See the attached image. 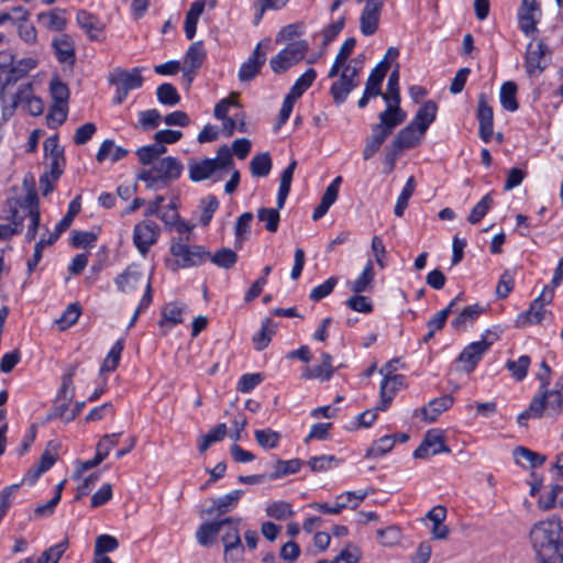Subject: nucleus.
Segmentation results:
<instances>
[{"label":"nucleus","mask_w":563,"mask_h":563,"mask_svg":"<svg viewBox=\"0 0 563 563\" xmlns=\"http://www.w3.org/2000/svg\"><path fill=\"white\" fill-rule=\"evenodd\" d=\"M271 46V40L266 38L260 42L249 58L241 65L239 79L241 81L252 80L261 70L266 62V51Z\"/></svg>","instance_id":"11"},{"label":"nucleus","mask_w":563,"mask_h":563,"mask_svg":"<svg viewBox=\"0 0 563 563\" xmlns=\"http://www.w3.org/2000/svg\"><path fill=\"white\" fill-rule=\"evenodd\" d=\"M255 440L263 449H275L278 446L280 441V434L269 428L263 430H255Z\"/></svg>","instance_id":"58"},{"label":"nucleus","mask_w":563,"mask_h":563,"mask_svg":"<svg viewBox=\"0 0 563 563\" xmlns=\"http://www.w3.org/2000/svg\"><path fill=\"white\" fill-rule=\"evenodd\" d=\"M499 98L501 107L505 110L509 112L518 110L517 85L514 81H506L501 85Z\"/></svg>","instance_id":"44"},{"label":"nucleus","mask_w":563,"mask_h":563,"mask_svg":"<svg viewBox=\"0 0 563 563\" xmlns=\"http://www.w3.org/2000/svg\"><path fill=\"white\" fill-rule=\"evenodd\" d=\"M150 280L144 279V276L136 265L129 266L122 274L115 278V285L122 292H133L140 285L145 284Z\"/></svg>","instance_id":"22"},{"label":"nucleus","mask_w":563,"mask_h":563,"mask_svg":"<svg viewBox=\"0 0 563 563\" xmlns=\"http://www.w3.org/2000/svg\"><path fill=\"white\" fill-rule=\"evenodd\" d=\"M37 19L44 27L51 31L62 32L67 26L65 11L60 9H53L47 12H42L37 15Z\"/></svg>","instance_id":"33"},{"label":"nucleus","mask_w":563,"mask_h":563,"mask_svg":"<svg viewBox=\"0 0 563 563\" xmlns=\"http://www.w3.org/2000/svg\"><path fill=\"white\" fill-rule=\"evenodd\" d=\"M68 547L67 540H64L54 547L45 550L40 558L37 563H57Z\"/></svg>","instance_id":"64"},{"label":"nucleus","mask_w":563,"mask_h":563,"mask_svg":"<svg viewBox=\"0 0 563 563\" xmlns=\"http://www.w3.org/2000/svg\"><path fill=\"white\" fill-rule=\"evenodd\" d=\"M437 111V103L432 100H428L419 108L410 123L418 128L420 133H426L428 128L435 120Z\"/></svg>","instance_id":"28"},{"label":"nucleus","mask_w":563,"mask_h":563,"mask_svg":"<svg viewBox=\"0 0 563 563\" xmlns=\"http://www.w3.org/2000/svg\"><path fill=\"white\" fill-rule=\"evenodd\" d=\"M450 449L445 445L440 430H429L421 444L415 450V459H428L439 453H449Z\"/></svg>","instance_id":"16"},{"label":"nucleus","mask_w":563,"mask_h":563,"mask_svg":"<svg viewBox=\"0 0 563 563\" xmlns=\"http://www.w3.org/2000/svg\"><path fill=\"white\" fill-rule=\"evenodd\" d=\"M398 117L388 118V113H379V122L372 126L371 135L366 139L365 146L363 148V158L365 161L371 159L380 148L383 143L393 133L395 128L402 123V114L400 112L395 113Z\"/></svg>","instance_id":"5"},{"label":"nucleus","mask_w":563,"mask_h":563,"mask_svg":"<svg viewBox=\"0 0 563 563\" xmlns=\"http://www.w3.org/2000/svg\"><path fill=\"white\" fill-rule=\"evenodd\" d=\"M308 49L309 44L307 41H294L271 58L269 66L275 74H284L303 59Z\"/></svg>","instance_id":"8"},{"label":"nucleus","mask_w":563,"mask_h":563,"mask_svg":"<svg viewBox=\"0 0 563 563\" xmlns=\"http://www.w3.org/2000/svg\"><path fill=\"white\" fill-rule=\"evenodd\" d=\"M10 223L0 224V240H8L23 230V221H27L25 239L32 241L40 225V210L35 197H25L23 201L9 200L8 216Z\"/></svg>","instance_id":"2"},{"label":"nucleus","mask_w":563,"mask_h":563,"mask_svg":"<svg viewBox=\"0 0 563 563\" xmlns=\"http://www.w3.org/2000/svg\"><path fill=\"white\" fill-rule=\"evenodd\" d=\"M383 5L379 3H365L360 16V30L363 35H373L378 29L379 16Z\"/></svg>","instance_id":"23"},{"label":"nucleus","mask_w":563,"mask_h":563,"mask_svg":"<svg viewBox=\"0 0 563 563\" xmlns=\"http://www.w3.org/2000/svg\"><path fill=\"white\" fill-rule=\"evenodd\" d=\"M332 356L329 353L321 354V364L306 367L302 373V378L312 379L318 378L320 380H329L333 375Z\"/></svg>","instance_id":"30"},{"label":"nucleus","mask_w":563,"mask_h":563,"mask_svg":"<svg viewBox=\"0 0 563 563\" xmlns=\"http://www.w3.org/2000/svg\"><path fill=\"white\" fill-rule=\"evenodd\" d=\"M143 69L144 68L142 67H134L131 70L115 68L111 74L109 81L112 85H120L129 91L139 89L142 87L144 81L142 77Z\"/></svg>","instance_id":"19"},{"label":"nucleus","mask_w":563,"mask_h":563,"mask_svg":"<svg viewBox=\"0 0 563 563\" xmlns=\"http://www.w3.org/2000/svg\"><path fill=\"white\" fill-rule=\"evenodd\" d=\"M185 306L178 302H169L162 309V319L158 321V325L164 328H173L183 322L181 313Z\"/></svg>","instance_id":"39"},{"label":"nucleus","mask_w":563,"mask_h":563,"mask_svg":"<svg viewBox=\"0 0 563 563\" xmlns=\"http://www.w3.org/2000/svg\"><path fill=\"white\" fill-rule=\"evenodd\" d=\"M244 490L235 489L232 490L221 497L212 499V506L208 509L209 515L217 514L219 516L224 515L232 509H234L241 497L243 496Z\"/></svg>","instance_id":"27"},{"label":"nucleus","mask_w":563,"mask_h":563,"mask_svg":"<svg viewBox=\"0 0 563 563\" xmlns=\"http://www.w3.org/2000/svg\"><path fill=\"white\" fill-rule=\"evenodd\" d=\"M341 183L342 177L336 176L331 181V184L325 188V191L321 197L320 203L313 210L312 219L314 221L321 219L328 212L330 207L336 201Z\"/></svg>","instance_id":"26"},{"label":"nucleus","mask_w":563,"mask_h":563,"mask_svg":"<svg viewBox=\"0 0 563 563\" xmlns=\"http://www.w3.org/2000/svg\"><path fill=\"white\" fill-rule=\"evenodd\" d=\"M76 23L89 41L102 42L104 40L106 23L93 13L79 10L76 14Z\"/></svg>","instance_id":"12"},{"label":"nucleus","mask_w":563,"mask_h":563,"mask_svg":"<svg viewBox=\"0 0 563 563\" xmlns=\"http://www.w3.org/2000/svg\"><path fill=\"white\" fill-rule=\"evenodd\" d=\"M250 169L254 177H266L272 169V159L268 153L255 155L250 162Z\"/></svg>","instance_id":"51"},{"label":"nucleus","mask_w":563,"mask_h":563,"mask_svg":"<svg viewBox=\"0 0 563 563\" xmlns=\"http://www.w3.org/2000/svg\"><path fill=\"white\" fill-rule=\"evenodd\" d=\"M55 56L59 63L74 65L76 60V51L74 40L65 33L55 37L52 42Z\"/></svg>","instance_id":"21"},{"label":"nucleus","mask_w":563,"mask_h":563,"mask_svg":"<svg viewBox=\"0 0 563 563\" xmlns=\"http://www.w3.org/2000/svg\"><path fill=\"white\" fill-rule=\"evenodd\" d=\"M563 393L560 389H551L549 386L540 387L528 409L518 416V423L526 424L529 418H541L543 415L556 417L562 412Z\"/></svg>","instance_id":"4"},{"label":"nucleus","mask_w":563,"mask_h":563,"mask_svg":"<svg viewBox=\"0 0 563 563\" xmlns=\"http://www.w3.org/2000/svg\"><path fill=\"white\" fill-rule=\"evenodd\" d=\"M483 312V308L478 305H472L464 308L460 314L452 321V327L456 330H465L467 323L476 320L481 313Z\"/></svg>","instance_id":"47"},{"label":"nucleus","mask_w":563,"mask_h":563,"mask_svg":"<svg viewBox=\"0 0 563 563\" xmlns=\"http://www.w3.org/2000/svg\"><path fill=\"white\" fill-rule=\"evenodd\" d=\"M415 188H416L415 178H413V176H410L407 179L400 195L397 198V201H396V205L394 208V213L396 217L404 216V212H405L406 208L408 207L409 199L412 196Z\"/></svg>","instance_id":"50"},{"label":"nucleus","mask_w":563,"mask_h":563,"mask_svg":"<svg viewBox=\"0 0 563 563\" xmlns=\"http://www.w3.org/2000/svg\"><path fill=\"white\" fill-rule=\"evenodd\" d=\"M477 119L479 136L485 143H488L493 136L494 112L484 93L478 97Z\"/></svg>","instance_id":"20"},{"label":"nucleus","mask_w":563,"mask_h":563,"mask_svg":"<svg viewBox=\"0 0 563 563\" xmlns=\"http://www.w3.org/2000/svg\"><path fill=\"white\" fill-rule=\"evenodd\" d=\"M208 262L213 263L220 268L230 269L238 262V254L228 247L217 251L214 254L209 252Z\"/></svg>","instance_id":"45"},{"label":"nucleus","mask_w":563,"mask_h":563,"mask_svg":"<svg viewBox=\"0 0 563 563\" xmlns=\"http://www.w3.org/2000/svg\"><path fill=\"white\" fill-rule=\"evenodd\" d=\"M383 99L386 101V109L382 111L380 113H388V118H394L393 115L397 117L395 113L398 111L400 112L402 117V123L407 119V113L404 111L399 103H400V91H399V71L398 69H395L388 77L387 81V91L385 93L380 95Z\"/></svg>","instance_id":"15"},{"label":"nucleus","mask_w":563,"mask_h":563,"mask_svg":"<svg viewBox=\"0 0 563 563\" xmlns=\"http://www.w3.org/2000/svg\"><path fill=\"white\" fill-rule=\"evenodd\" d=\"M239 525L240 521L238 523H225V526H229V530L222 537L224 552H236V559H241L243 554V547L240 538Z\"/></svg>","instance_id":"34"},{"label":"nucleus","mask_w":563,"mask_h":563,"mask_svg":"<svg viewBox=\"0 0 563 563\" xmlns=\"http://www.w3.org/2000/svg\"><path fill=\"white\" fill-rule=\"evenodd\" d=\"M122 350H123V342L121 340H119L112 345L111 350L109 351L108 355L106 356V358L100 367L101 374L104 372H112L118 367L120 358H121Z\"/></svg>","instance_id":"60"},{"label":"nucleus","mask_w":563,"mask_h":563,"mask_svg":"<svg viewBox=\"0 0 563 563\" xmlns=\"http://www.w3.org/2000/svg\"><path fill=\"white\" fill-rule=\"evenodd\" d=\"M217 161L211 158L201 162L189 163V176L192 181H201L209 178L217 169Z\"/></svg>","instance_id":"37"},{"label":"nucleus","mask_w":563,"mask_h":563,"mask_svg":"<svg viewBox=\"0 0 563 563\" xmlns=\"http://www.w3.org/2000/svg\"><path fill=\"white\" fill-rule=\"evenodd\" d=\"M485 352V344L472 342L462 351V353L459 356V362L464 364V368L467 372H472Z\"/></svg>","instance_id":"32"},{"label":"nucleus","mask_w":563,"mask_h":563,"mask_svg":"<svg viewBox=\"0 0 563 563\" xmlns=\"http://www.w3.org/2000/svg\"><path fill=\"white\" fill-rule=\"evenodd\" d=\"M156 96L162 104L168 107L176 106L180 101V96L172 84H162L158 86Z\"/></svg>","instance_id":"57"},{"label":"nucleus","mask_w":563,"mask_h":563,"mask_svg":"<svg viewBox=\"0 0 563 563\" xmlns=\"http://www.w3.org/2000/svg\"><path fill=\"white\" fill-rule=\"evenodd\" d=\"M374 278V266L373 263L368 261L361 275L355 280L349 283V289L355 294L368 291L373 287Z\"/></svg>","instance_id":"38"},{"label":"nucleus","mask_w":563,"mask_h":563,"mask_svg":"<svg viewBox=\"0 0 563 563\" xmlns=\"http://www.w3.org/2000/svg\"><path fill=\"white\" fill-rule=\"evenodd\" d=\"M405 376L397 374L393 376H385L380 383V405L377 407L379 410H386L394 399L396 393L404 386Z\"/></svg>","instance_id":"24"},{"label":"nucleus","mask_w":563,"mask_h":563,"mask_svg":"<svg viewBox=\"0 0 563 563\" xmlns=\"http://www.w3.org/2000/svg\"><path fill=\"white\" fill-rule=\"evenodd\" d=\"M227 431L228 428L225 423L217 424L207 434L201 437V441L199 443V451L203 453L210 448L211 444L223 440L227 434Z\"/></svg>","instance_id":"54"},{"label":"nucleus","mask_w":563,"mask_h":563,"mask_svg":"<svg viewBox=\"0 0 563 563\" xmlns=\"http://www.w3.org/2000/svg\"><path fill=\"white\" fill-rule=\"evenodd\" d=\"M555 468L554 485L547 495L541 496L539 499V504L543 509H550L554 505L563 508V454L558 456Z\"/></svg>","instance_id":"17"},{"label":"nucleus","mask_w":563,"mask_h":563,"mask_svg":"<svg viewBox=\"0 0 563 563\" xmlns=\"http://www.w3.org/2000/svg\"><path fill=\"white\" fill-rule=\"evenodd\" d=\"M276 331V324L271 319H265L261 330L253 336V343L257 351L264 350L271 342Z\"/></svg>","instance_id":"48"},{"label":"nucleus","mask_w":563,"mask_h":563,"mask_svg":"<svg viewBox=\"0 0 563 563\" xmlns=\"http://www.w3.org/2000/svg\"><path fill=\"white\" fill-rule=\"evenodd\" d=\"M206 7L205 0H197L191 3L185 19V34L188 40H192L196 34L197 23Z\"/></svg>","instance_id":"40"},{"label":"nucleus","mask_w":563,"mask_h":563,"mask_svg":"<svg viewBox=\"0 0 563 563\" xmlns=\"http://www.w3.org/2000/svg\"><path fill=\"white\" fill-rule=\"evenodd\" d=\"M362 69V62L356 58L351 59L349 64L342 69L339 78L331 85L330 93L335 104H342L349 95L360 84V71Z\"/></svg>","instance_id":"7"},{"label":"nucleus","mask_w":563,"mask_h":563,"mask_svg":"<svg viewBox=\"0 0 563 563\" xmlns=\"http://www.w3.org/2000/svg\"><path fill=\"white\" fill-rule=\"evenodd\" d=\"M389 64L383 60L371 71L369 77L365 84V89L368 90V92L376 96L382 95L380 85L386 76Z\"/></svg>","instance_id":"43"},{"label":"nucleus","mask_w":563,"mask_h":563,"mask_svg":"<svg viewBox=\"0 0 563 563\" xmlns=\"http://www.w3.org/2000/svg\"><path fill=\"white\" fill-rule=\"evenodd\" d=\"M128 155V150L118 146L111 140H106L99 147L97 153V161L99 163L104 162L106 159H111L112 162H118Z\"/></svg>","instance_id":"42"},{"label":"nucleus","mask_w":563,"mask_h":563,"mask_svg":"<svg viewBox=\"0 0 563 563\" xmlns=\"http://www.w3.org/2000/svg\"><path fill=\"white\" fill-rule=\"evenodd\" d=\"M207 57L202 41L192 43L186 52L184 67L189 70H198Z\"/></svg>","instance_id":"35"},{"label":"nucleus","mask_w":563,"mask_h":563,"mask_svg":"<svg viewBox=\"0 0 563 563\" xmlns=\"http://www.w3.org/2000/svg\"><path fill=\"white\" fill-rule=\"evenodd\" d=\"M167 151L166 146L163 144H157L156 142L151 145L142 146L136 151V155L139 161L143 165L154 164L155 159L157 161L158 156L163 155Z\"/></svg>","instance_id":"52"},{"label":"nucleus","mask_w":563,"mask_h":563,"mask_svg":"<svg viewBox=\"0 0 563 563\" xmlns=\"http://www.w3.org/2000/svg\"><path fill=\"white\" fill-rule=\"evenodd\" d=\"M541 18V8L539 0H521L518 9L519 29L526 34L531 35L537 31V24Z\"/></svg>","instance_id":"13"},{"label":"nucleus","mask_w":563,"mask_h":563,"mask_svg":"<svg viewBox=\"0 0 563 563\" xmlns=\"http://www.w3.org/2000/svg\"><path fill=\"white\" fill-rule=\"evenodd\" d=\"M184 169L181 162L173 156L155 161L151 169L144 170L139 178L147 183L148 188L155 187L158 183H167L179 178Z\"/></svg>","instance_id":"6"},{"label":"nucleus","mask_w":563,"mask_h":563,"mask_svg":"<svg viewBox=\"0 0 563 563\" xmlns=\"http://www.w3.org/2000/svg\"><path fill=\"white\" fill-rule=\"evenodd\" d=\"M316 77V70L313 68H309L295 81L287 96L294 100L299 99L303 92L312 85Z\"/></svg>","instance_id":"46"},{"label":"nucleus","mask_w":563,"mask_h":563,"mask_svg":"<svg viewBox=\"0 0 563 563\" xmlns=\"http://www.w3.org/2000/svg\"><path fill=\"white\" fill-rule=\"evenodd\" d=\"M453 405V398L449 395L429 401V404L421 409L423 418L433 422L446 409Z\"/></svg>","instance_id":"36"},{"label":"nucleus","mask_w":563,"mask_h":563,"mask_svg":"<svg viewBox=\"0 0 563 563\" xmlns=\"http://www.w3.org/2000/svg\"><path fill=\"white\" fill-rule=\"evenodd\" d=\"M76 373V366H69L67 372L62 377V385L58 391V400L60 401L59 410L60 415L64 413L74 398L75 386L73 378Z\"/></svg>","instance_id":"29"},{"label":"nucleus","mask_w":563,"mask_h":563,"mask_svg":"<svg viewBox=\"0 0 563 563\" xmlns=\"http://www.w3.org/2000/svg\"><path fill=\"white\" fill-rule=\"evenodd\" d=\"M494 200L490 194L485 195L471 210L467 220L472 224L478 223L490 210Z\"/></svg>","instance_id":"56"},{"label":"nucleus","mask_w":563,"mask_h":563,"mask_svg":"<svg viewBox=\"0 0 563 563\" xmlns=\"http://www.w3.org/2000/svg\"><path fill=\"white\" fill-rule=\"evenodd\" d=\"M553 296L554 288L552 286L544 287L541 295L531 302L529 309L518 316L516 325L518 328H525L529 324L540 323L547 313L544 307L552 301Z\"/></svg>","instance_id":"9"},{"label":"nucleus","mask_w":563,"mask_h":563,"mask_svg":"<svg viewBox=\"0 0 563 563\" xmlns=\"http://www.w3.org/2000/svg\"><path fill=\"white\" fill-rule=\"evenodd\" d=\"M515 459L517 463L525 465L527 462L532 467L542 465L545 461V456L522 446L515 450Z\"/></svg>","instance_id":"62"},{"label":"nucleus","mask_w":563,"mask_h":563,"mask_svg":"<svg viewBox=\"0 0 563 563\" xmlns=\"http://www.w3.org/2000/svg\"><path fill=\"white\" fill-rule=\"evenodd\" d=\"M280 208H261L257 211V218L265 223V228L269 232H276L280 220Z\"/></svg>","instance_id":"59"},{"label":"nucleus","mask_w":563,"mask_h":563,"mask_svg":"<svg viewBox=\"0 0 563 563\" xmlns=\"http://www.w3.org/2000/svg\"><path fill=\"white\" fill-rule=\"evenodd\" d=\"M424 133H420V130L413 124L409 123L407 126L401 129L396 137L393 140L398 148L409 150L417 146Z\"/></svg>","instance_id":"31"},{"label":"nucleus","mask_w":563,"mask_h":563,"mask_svg":"<svg viewBox=\"0 0 563 563\" xmlns=\"http://www.w3.org/2000/svg\"><path fill=\"white\" fill-rule=\"evenodd\" d=\"M159 233V227L153 220H143L135 224L133 229V243L143 256L157 242Z\"/></svg>","instance_id":"10"},{"label":"nucleus","mask_w":563,"mask_h":563,"mask_svg":"<svg viewBox=\"0 0 563 563\" xmlns=\"http://www.w3.org/2000/svg\"><path fill=\"white\" fill-rule=\"evenodd\" d=\"M169 252L173 258L166 261V266L172 272L201 266L209 257V251L205 246L190 245L183 238L172 241Z\"/></svg>","instance_id":"3"},{"label":"nucleus","mask_w":563,"mask_h":563,"mask_svg":"<svg viewBox=\"0 0 563 563\" xmlns=\"http://www.w3.org/2000/svg\"><path fill=\"white\" fill-rule=\"evenodd\" d=\"M530 364V357L528 355H521L518 360H508L505 367L517 382H521L526 378Z\"/></svg>","instance_id":"49"},{"label":"nucleus","mask_w":563,"mask_h":563,"mask_svg":"<svg viewBox=\"0 0 563 563\" xmlns=\"http://www.w3.org/2000/svg\"><path fill=\"white\" fill-rule=\"evenodd\" d=\"M549 64L548 48L542 42H530L526 53V69L529 76L540 75Z\"/></svg>","instance_id":"14"},{"label":"nucleus","mask_w":563,"mask_h":563,"mask_svg":"<svg viewBox=\"0 0 563 563\" xmlns=\"http://www.w3.org/2000/svg\"><path fill=\"white\" fill-rule=\"evenodd\" d=\"M241 521L240 518H225L223 520L213 521V522H207L201 525L197 532L196 538L199 544L207 547L210 544V542L218 536V533L222 530V528L225 526V523H238Z\"/></svg>","instance_id":"25"},{"label":"nucleus","mask_w":563,"mask_h":563,"mask_svg":"<svg viewBox=\"0 0 563 563\" xmlns=\"http://www.w3.org/2000/svg\"><path fill=\"white\" fill-rule=\"evenodd\" d=\"M199 208V224L207 227L219 208V201L214 196L209 195L200 200Z\"/></svg>","instance_id":"53"},{"label":"nucleus","mask_w":563,"mask_h":563,"mask_svg":"<svg viewBox=\"0 0 563 563\" xmlns=\"http://www.w3.org/2000/svg\"><path fill=\"white\" fill-rule=\"evenodd\" d=\"M49 91L55 103L66 106L69 98L68 87L58 78L51 80Z\"/></svg>","instance_id":"63"},{"label":"nucleus","mask_w":563,"mask_h":563,"mask_svg":"<svg viewBox=\"0 0 563 563\" xmlns=\"http://www.w3.org/2000/svg\"><path fill=\"white\" fill-rule=\"evenodd\" d=\"M60 443L57 441H49L47 443L46 449L43 452L37 464L44 472L48 471L57 461Z\"/></svg>","instance_id":"61"},{"label":"nucleus","mask_w":563,"mask_h":563,"mask_svg":"<svg viewBox=\"0 0 563 563\" xmlns=\"http://www.w3.org/2000/svg\"><path fill=\"white\" fill-rule=\"evenodd\" d=\"M539 563H563V529L558 518L538 522L530 532Z\"/></svg>","instance_id":"1"},{"label":"nucleus","mask_w":563,"mask_h":563,"mask_svg":"<svg viewBox=\"0 0 563 563\" xmlns=\"http://www.w3.org/2000/svg\"><path fill=\"white\" fill-rule=\"evenodd\" d=\"M24 109L34 117L41 115L44 111V103L41 98L34 96L32 93V86L27 84L21 87L14 96V100L10 108V113L19 107L22 106Z\"/></svg>","instance_id":"18"},{"label":"nucleus","mask_w":563,"mask_h":563,"mask_svg":"<svg viewBox=\"0 0 563 563\" xmlns=\"http://www.w3.org/2000/svg\"><path fill=\"white\" fill-rule=\"evenodd\" d=\"M301 461L292 459L289 461L278 460L275 463L274 472L269 475L271 479H277L286 475L295 474L300 470Z\"/></svg>","instance_id":"55"},{"label":"nucleus","mask_w":563,"mask_h":563,"mask_svg":"<svg viewBox=\"0 0 563 563\" xmlns=\"http://www.w3.org/2000/svg\"><path fill=\"white\" fill-rule=\"evenodd\" d=\"M296 167H297V162L291 161L280 175V183H279L277 201H276L278 208H284V206H285L286 199L290 191V185H291V180H292V176H294Z\"/></svg>","instance_id":"41"}]
</instances>
